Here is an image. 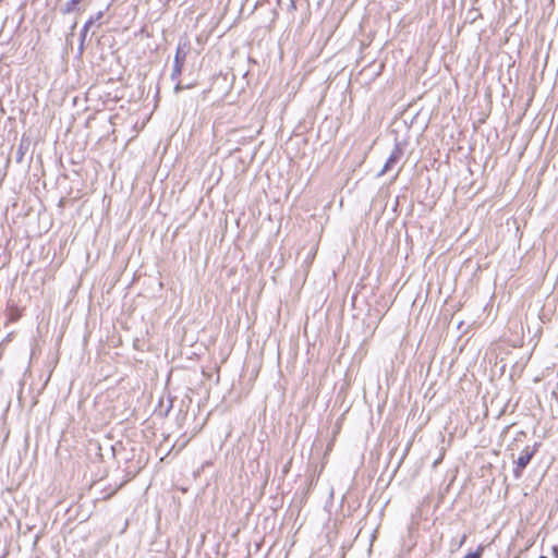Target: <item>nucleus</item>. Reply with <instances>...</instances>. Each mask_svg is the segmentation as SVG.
Wrapping results in <instances>:
<instances>
[{"instance_id": "f257e3e1", "label": "nucleus", "mask_w": 558, "mask_h": 558, "mask_svg": "<svg viewBox=\"0 0 558 558\" xmlns=\"http://www.w3.org/2000/svg\"><path fill=\"white\" fill-rule=\"evenodd\" d=\"M403 156V149L399 144H396L388 159L386 160L383 169L379 171L378 177L391 171L401 160Z\"/></svg>"}, {"instance_id": "f03ea898", "label": "nucleus", "mask_w": 558, "mask_h": 558, "mask_svg": "<svg viewBox=\"0 0 558 558\" xmlns=\"http://www.w3.org/2000/svg\"><path fill=\"white\" fill-rule=\"evenodd\" d=\"M185 58H186V52L181 47H178L175 56H174L172 72H171L172 81H177L178 77L181 75L183 65L185 62Z\"/></svg>"}, {"instance_id": "7ed1b4c3", "label": "nucleus", "mask_w": 558, "mask_h": 558, "mask_svg": "<svg viewBox=\"0 0 558 558\" xmlns=\"http://www.w3.org/2000/svg\"><path fill=\"white\" fill-rule=\"evenodd\" d=\"M534 456V450L530 447H525L517 460V469H514V476L518 478L521 476V471L530 463Z\"/></svg>"}, {"instance_id": "20e7f679", "label": "nucleus", "mask_w": 558, "mask_h": 558, "mask_svg": "<svg viewBox=\"0 0 558 558\" xmlns=\"http://www.w3.org/2000/svg\"><path fill=\"white\" fill-rule=\"evenodd\" d=\"M81 2V0H69L64 7L61 9L63 14L72 13L76 10V5Z\"/></svg>"}, {"instance_id": "39448f33", "label": "nucleus", "mask_w": 558, "mask_h": 558, "mask_svg": "<svg viewBox=\"0 0 558 558\" xmlns=\"http://www.w3.org/2000/svg\"><path fill=\"white\" fill-rule=\"evenodd\" d=\"M483 550H484V547L482 545H480L475 551L465 555L463 558H481Z\"/></svg>"}, {"instance_id": "423d86ee", "label": "nucleus", "mask_w": 558, "mask_h": 558, "mask_svg": "<svg viewBox=\"0 0 558 558\" xmlns=\"http://www.w3.org/2000/svg\"><path fill=\"white\" fill-rule=\"evenodd\" d=\"M93 24H94V19H90V20H88V21L85 23V25H84V27H83V29H82V35H83V36H85V35H86L87 29H88Z\"/></svg>"}, {"instance_id": "0eeeda50", "label": "nucleus", "mask_w": 558, "mask_h": 558, "mask_svg": "<svg viewBox=\"0 0 558 558\" xmlns=\"http://www.w3.org/2000/svg\"><path fill=\"white\" fill-rule=\"evenodd\" d=\"M183 87L181 86L180 83H177L175 87H174V90L178 93L182 89Z\"/></svg>"}, {"instance_id": "6e6552de", "label": "nucleus", "mask_w": 558, "mask_h": 558, "mask_svg": "<svg viewBox=\"0 0 558 558\" xmlns=\"http://www.w3.org/2000/svg\"><path fill=\"white\" fill-rule=\"evenodd\" d=\"M102 16V12H98L94 19V23Z\"/></svg>"}, {"instance_id": "1a4fd4ad", "label": "nucleus", "mask_w": 558, "mask_h": 558, "mask_svg": "<svg viewBox=\"0 0 558 558\" xmlns=\"http://www.w3.org/2000/svg\"><path fill=\"white\" fill-rule=\"evenodd\" d=\"M399 171H400V169L397 171L396 175H393V179H397Z\"/></svg>"}, {"instance_id": "9d476101", "label": "nucleus", "mask_w": 558, "mask_h": 558, "mask_svg": "<svg viewBox=\"0 0 558 558\" xmlns=\"http://www.w3.org/2000/svg\"><path fill=\"white\" fill-rule=\"evenodd\" d=\"M538 558H547L546 556H539Z\"/></svg>"}]
</instances>
